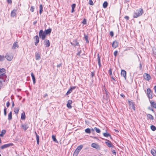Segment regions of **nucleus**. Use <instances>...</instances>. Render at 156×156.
<instances>
[{
	"mask_svg": "<svg viewBox=\"0 0 156 156\" xmlns=\"http://www.w3.org/2000/svg\"><path fill=\"white\" fill-rule=\"evenodd\" d=\"M5 70L4 68L0 69V79L3 80V82H5L7 77L5 74Z\"/></svg>",
	"mask_w": 156,
	"mask_h": 156,
	"instance_id": "nucleus-1",
	"label": "nucleus"
},
{
	"mask_svg": "<svg viewBox=\"0 0 156 156\" xmlns=\"http://www.w3.org/2000/svg\"><path fill=\"white\" fill-rule=\"evenodd\" d=\"M143 12V10L141 8L136 9L134 12L133 17L134 18H136L142 15Z\"/></svg>",
	"mask_w": 156,
	"mask_h": 156,
	"instance_id": "nucleus-2",
	"label": "nucleus"
},
{
	"mask_svg": "<svg viewBox=\"0 0 156 156\" xmlns=\"http://www.w3.org/2000/svg\"><path fill=\"white\" fill-rule=\"evenodd\" d=\"M83 147V145H80L78 146L77 148L75 150L73 156H77L78 154L79 153L82 149Z\"/></svg>",
	"mask_w": 156,
	"mask_h": 156,
	"instance_id": "nucleus-3",
	"label": "nucleus"
},
{
	"mask_svg": "<svg viewBox=\"0 0 156 156\" xmlns=\"http://www.w3.org/2000/svg\"><path fill=\"white\" fill-rule=\"evenodd\" d=\"M39 36L42 40H44L46 37V35L44 32L42 30H41L39 31Z\"/></svg>",
	"mask_w": 156,
	"mask_h": 156,
	"instance_id": "nucleus-4",
	"label": "nucleus"
},
{
	"mask_svg": "<svg viewBox=\"0 0 156 156\" xmlns=\"http://www.w3.org/2000/svg\"><path fill=\"white\" fill-rule=\"evenodd\" d=\"M152 91L149 88H147V94L149 98L152 99Z\"/></svg>",
	"mask_w": 156,
	"mask_h": 156,
	"instance_id": "nucleus-5",
	"label": "nucleus"
},
{
	"mask_svg": "<svg viewBox=\"0 0 156 156\" xmlns=\"http://www.w3.org/2000/svg\"><path fill=\"white\" fill-rule=\"evenodd\" d=\"M106 140L107 141L105 142V143L108 147H114L110 141L108 140Z\"/></svg>",
	"mask_w": 156,
	"mask_h": 156,
	"instance_id": "nucleus-6",
	"label": "nucleus"
},
{
	"mask_svg": "<svg viewBox=\"0 0 156 156\" xmlns=\"http://www.w3.org/2000/svg\"><path fill=\"white\" fill-rule=\"evenodd\" d=\"M13 144L12 143L5 144L1 146V148L2 149H3L4 148L9 147L10 146H13Z\"/></svg>",
	"mask_w": 156,
	"mask_h": 156,
	"instance_id": "nucleus-7",
	"label": "nucleus"
},
{
	"mask_svg": "<svg viewBox=\"0 0 156 156\" xmlns=\"http://www.w3.org/2000/svg\"><path fill=\"white\" fill-rule=\"evenodd\" d=\"M144 79L147 80H149L151 79V76L150 75L147 73H145L144 74Z\"/></svg>",
	"mask_w": 156,
	"mask_h": 156,
	"instance_id": "nucleus-8",
	"label": "nucleus"
},
{
	"mask_svg": "<svg viewBox=\"0 0 156 156\" xmlns=\"http://www.w3.org/2000/svg\"><path fill=\"white\" fill-rule=\"evenodd\" d=\"M128 103L129 105L132 107V108L134 110H135V104L134 102H131L129 101H128Z\"/></svg>",
	"mask_w": 156,
	"mask_h": 156,
	"instance_id": "nucleus-9",
	"label": "nucleus"
},
{
	"mask_svg": "<svg viewBox=\"0 0 156 156\" xmlns=\"http://www.w3.org/2000/svg\"><path fill=\"white\" fill-rule=\"evenodd\" d=\"M121 74V76H123L125 78V79L126 80V71L123 69L122 70Z\"/></svg>",
	"mask_w": 156,
	"mask_h": 156,
	"instance_id": "nucleus-10",
	"label": "nucleus"
},
{
	"mask_svg": "<svg viewBox=\"0 0 156 156\" xmlns=\"http://www.w3.org/2000/svg\"><path fill=\"white\" fill-rule=\"evenodd\" d=\"M76 87V86H74V87H70V88L69 89V90L67 91L66 93V95H68L70 93H71L73 91V90H74L75 89Z\"/></svg>",
	"mask_w": 156,
	"mask_h": 156,
	"instance_id": "nucleus-11",
	"label": "nucleus"
},
{
	"mask_svg": "<svg viewBox=\"0 0 156 156\" xmlns=\"http://www.w3.org/2000/svg\"><path fill=\"white\" fill-rule=\"evenodd\" d=\"M44 44L47 47H48L50 46V43L49 40L46 39L44 42Z\"/></svg>",
	"mask_w": 156,
	"mask_h": 156,
	"instance_id": "nucleus-12",
	"label": "nucleus"
},
{
	"mask_svg": "<svg viewBox=\"0 0 156 156\" xmlns=\"http://www.w3.org/2000/svg\"><path fill=\"white\" fill-rule=\"evenodd\" d=\"M21 126L25 131L29 127L27 125L26 123H22L21 124Z\"/></svg>",
	"mask_w": 156,
	"mask_h": 156,
	"instance_id": "nucleus-13",
	"label": "nucleus"
},
{
	"mask_svg": "<svg viewBox=\"0 0 156 156\" xmlns=\"http://www.w3.org/2000/svg\"><path fill=\"white\" fill-rule=\"evenodd\" d=\"M151 105L152 107L156 109V103L154 101H152L150 100H149Z\"/></svg>",
	"mask_w": 156,
	"mask_h": 156,
	"instance_id": "nucleus-14",
	"label": "nucleus"
},
{
	"mask_svg": "<svg viewBox=\"0 0 156 156\" xmlns=\"http://www.w3.org/2000/svg\"><path fill=\"white\" fill-rule=\"evenodd\" d=\"M71 44L72 45H73L74 46H78L79 45V43L77 42V39H74L73 42H71Z\"/></svg>",
	"mask_w": 156,
	"mask_h": 156,
	"instance_id": "nucleus-15",
	"label": "nucleus"
},
{
	"mask_svg": "<svg viewBox=\"0 0 156 156\" xmlns=\"http://www.w3.org/2000/svg\"><path fill=\"white\" fill-rule=\"evenodd\" d=\"M72 103V101L71 100H69L68 101L67 103V107L69 108H72V106L71 105V104Z\"/></svg>",
	"mask_w": 156,
	"mask_h": 156,
	"instance_id": "nucleus-16",
	"label": "nucleus"
},
{
	"mask_svg": "<svg viewBox=\"0 0 156 156\" xmlns=\"http://www.w3.org/2000/svg\"><path fill=\"white\" fill-rule=\"evenodd\" d=\"M51 31V29L50 28L45 30L44 31L45 34L46 35H47L48 34H50Z\"/></svg>",
	"mask_w": 156,
	"mask_h": 156,
	"instance_id": "nucleus-17",
	"label": "nucleus"
},
{
	"mask_svg": "<svg viewBox=\"0 0 156 156\" xmlns=\"http://www.w3.org/2000/svg\"><path fill=\"white\" fill-rule=\"evenodd\" d=\"M112 47L114 48H116L118 46V43L117 41H114L112 44Z\"/></svg>",
	"mask_w": 156,
	"mask_h": 156,
	"instance_id": "nucleus-18",
	"label": "nucleus"
},
{
	"mask_svg": "<svg viewBox=\"0 0 156 156\" xmlns=\"http://www.w3.org/2000/svg\"><path fill=\"white\" fill-rule=\"evenodd\" d=\"M35 41H36L35 42V45L37 46V44L39 41V38L37 35H36L35 36Z\"/></svg>",
	"mask_w": 156,
	"mask_h": 156,
	"instance_id": "nucleus-19",
	"label": "nucleus"
},
{
	"mask_svg": "<svg viewBox=\"0 0 156 156\" xmlns=\"http://www.w3.org/2000/svg\"><path fill=\"white\" fill-rule=\"evenodd\" d=\"M19 47V46L17 44V42H15L13 44V46L12 47V49H16V47L18 48Z\"/></svg>",
	"mask_w": 156,
	"mask_h": 156,
	"instance_id": "nucleus-20",
	"label": "nucleus"
},
{
	"mask_svg": "<svg viewBox=\"0 0 156 156\" xmlns=\"http://www.w3.org/2000/svg\"><path fill=\"white\" fill-rule=\"evenodd\" d=\"M5 57L7 59L8 61H11L13 58V57L12 55H9L8 54H6L5 56Z\"/></svg>",
	"mask_w": 156,
	"mask_h": 156,
	"instance_id": "nucleus-21",
	"label": "nucleus"
},
{
	"mask_svg": "<svg viewBox=\"0 0 156 156\" xmlns=\"http://www.w3.org/2000/svg\"><path fill=\"white\" fill-rule=\"evenodd\" d=\"M109 93L105 90V94L106 95V97L104 98V100H103V102L105 101L106 100V101H108V96Z\"/></svg>",
	"mask_w": 156,
	"mask_h": 156,
	"instance_id": "nucleus-22",
	"label": "nucleus"
},
{
	"mask_svg": "<svg viewBox=\"0 0 156 156\" xmlns=\"http://www.w3.org/2000/svg\"><path fill=\"white\" fill-rule=\"evenodd\" d=\"M31 75L32 78V79H33V82L34 84H35L36 82V79L35 77L34 76V73H31Z\"/></svg>",
	"mask_w": 156,
	"mask_h": 156,
	"instance_id": "nucleus-23",
	"label": "nucleus"
},
{
	"mask_svg": "<svg viewBox=\"0 0 156 156\" xmlns=\"http://www.w3.org/2000/svg\"><path fill=\"white\" fill-rule=\"evenodd\" d=\"M151 152L153 156H156V149H152L151 150Z\"/></svg>",
	"mask_w": 156,
	"mask_h": 156,
	"instance_id": "nucleus-24",
	"label": "nucleus"
},
{
	"mask_svg": "<svg viewBox=\"0 0 156 156\" xmlns=\"http://www.w3.org/2000/svg\"><path fill=\"white\" fill-rule=\"evenodd\" d=\"M35 59L36 60H39L41 58L39 54L37 53H35Z\"/></svg>",
	"mask_w": 156,
	"mask_h": 156,
	"instance_id": "nucleus-25",
	"label": "nucleus"
},
{
	"mask_svg": "<svg viewBox=\"0 0 156 156\" xmlns=\"http://www.w3.org/2000/svg\"><path fill=\"white\" fill-rule=\"evenodd\" d=\"M98 64L99 65V67H101V64L100 57L99 56V54H98Z\"/></svg>",
	"mask_w": 156,
	"mask_h": 156,
	"instance_id": "nucleus-26",
	"label": "nucleus"
},
{
	"mask_svg": "<svg viewBox=\"0 0 156 156\" xmlns=\"http://www.w3.org/2000/svg\"><path fill=\"white\" fill-rule=\"evenodd\" d=\"M16 10L14 9L11 12V16L12 17H14L16 15Z\"/></svg>",
	"mask_w": 156,
	"mask_h": 156,
	"instance_id": "nucleus-27",
	"label": "nucleus"
},
{
	"mask_svg": "<svg viewBox=\"0 0 156 156\" xmlns=\"http://www.w3.org/2000/svg\"><path fill=\"white\" fill-rule=\"evenodd\" d=\"M25 115L24 112H23L21 115V119L22 120H24L25 119Z\"/></svg>",
	"mask_w": 156,
	"mask_h": 156,
	"instance_id": "nucleus-28",
	"label": "nucleus"
},
{
	"mask_svg": "<svg viewBox=\"0 0 156 156\" xmlns=\"http://www.w3.org/2000/svg\"><path fill=\"white\" fill-rule=\"evenodd\" d=\"M12 112H10L9 114H8V119L9 120H11L12 119Z\"/></svg>",
	"mask_w": 156,
	"mask_h": 156,
	"instance_id": "nucleus-29",
	"label": "nucleus"
},
{
	"mask_svg": "<svg viewBox=\"0 0 156 156\" xmlns=\"http://www.w3.org/2000/svg\"><path fill=\"white\" fill-rule=\"evenodd\" d=\"M147 115L149 119H151L152 120H153L154 119V117L151 115L148 114H147Z\"/></svg>",
	"mask_w": 156,
	"mask_h": 156,
	"instance_id": "nucleus-30",
	"label": "nucleus"
},
{
	"mask_svg": "<svg viewBox=\"0 0 156 156\" xmlns=\"http://www.w3.org/2000/svg\"><path fill=\"white\" fill-rule=\"evenodd\" d=\"M6 131L5 130H2L1 132V133L0 134V136L1 137L3 136L6 133Z\"/></svg>",
	"mask_w": 156,
	"mask_h": 156,
	"instance_id": "nucleus-31",
	"label": "nucleus"
},
{
	"mask_svg": "<svg viewBox=\"0 0 156 156\" xmlns=\"http://www.w3.org/2000/svg\"><path fill=\"white\" fill-rule=\"evenodd\" d=\"M91 146L92 147L95 148H97L98 147V145L95 143L92 144Z\"/></svg>",
	"mask_w": 156,
	"mask_h": 156,
	"instance_id": "nucleus-32",
	"label": "nucleus"
},
{
	"mask_svg": "<svg viewBox=\"0 0 156 156\" xmlns=\"http://www.w3.org/2000/svg\"><path fill=\"white\" fill-rule=\"evenodd\" d=\"M103 135L105 137H107L110 136V137L111 138V136L109 133H103Z\"/></svg>",
	"mask_w": 156,
	"mask_h": 156,
	"instance_id": "nucleus-33",
	"label": "nucleus"
},
{
	"mask_svg": "<svg viewBox=\"0 0 156 156\" xmlns=\"http://www.w3.org/2000/svg\"><path fill=\"white\" fill-rule=\"evenodd\" d=\"M108 2L106 1L105 2H104V3H103V8H106L108 6Z\"/></svg>",
	"mask_w": 156,
	"mask_h": 156,
	"instance_id": "nucleus-34",
	"label": "nucleus"
},
{
	"mask_svg": "<svg viewBox=\"0 0 156 156\" xmlns=\"http://www.w3.org/2000/svg\"><path fill=\"white\" fill-rule=\"evenodd\" d=\"M19 110V108H14V112L16 114L18 113Z\"/></svg>",
	"mask_w": 156,
	"mask_h": 156,
	"instance_id": "nucleus-35",
	"label": "nucleus"
},
{
	"mask_svg": "<svg viewBox=\"0 0 156 156\" xmlns=\"http://www.w3.org/2000/svg\"><path fill=\"white\" fill-rule=\"evenodd\" d=\"M39 8H40L39 13H40V14H41V13L42 11H43V10H42L43 6L41 4L40 5Z\"/></svg>",
	"mask_w": 156,
	"mask_h": 156,
	"instance_id": "nucleus-36",
	"label": "nucleus"
},
{
	"mask_svg": "<svg viewBox=\"0 0 156 156\" xmlns=\"http://www.w3.org/2000/svg\"><path fill=\"white\" fill-rule=\"evenodd\" d=\"M151 128L153 131H154L156 130V127L153 125L151 126Z\"/></svg>",
	"mask_w": 156,
	"mask_h": 156,
	"instance_id": "nucleus-37",
	"label": "nucleus"
},
{
	"mask_svg": "<svg viewBox=\"0 0 156 156\" xmlns=\"http://www.w3.org/2000/svg\"><path fill=\"white\" fill-rule=\"evenodd\" d=\"M36 136L37 144H39V136L37 134V136Z\"/></svg>",
	"mask_w": 156,
	"mask_h": 156,
	"instance_id": "nucleus-38",
	"label": "nucleus"
},
{
	"mask_svg": "<svg viewBox=\"0 0 156 156\" xmlns=\"http://www.w3.org/2000/svg\"><path fill=\"white\" fill-rule=\"evenodd\" d=\"M85 132L86 133H91V130L89 128H87L85 130Z\"/></svg>",
	"mask_w": 156,
	"mask_h": 156,
	"instance_id": "nucleus-39",
	"label": "nucleus"
},
{
	"mask_svg": "<svg viewBox=\"0 0 156 156\" xmlns=\"http://www.w3.org/2000/svg\"><path fill=\"white\" fill-rule=\"evenodd\" d=\"M52 138L53 140L55 141V142H56V143H58V141L57 140H56V137H55V136L54 135H52Z\"/></svg>",
	"mask_w": 156,
	"mask_h": 156,
	"instance_id": "nucleus-40",
	"label": "nucleus"
},
{
	"mask_svg": "<svg viewBox=\"0 0 156 156\" xmlns=\"http://www.w3.org/2000/svg\"><path fill=\"white\" fill-rule=\"evenodd\" d=\"M84 38H85V40L86 41V42L87 43H89V41L88 40V37L85 34H84Z\"/></svg>",
	"mask_w": 156,
	"mask_h": 156,
	"instance_id": "nucleus-41",
	"label": "nucleus"
},
{
	"mask_svg": "<svg viewBox=\"0 0 156 156\" xmlns=\"http://www.w3.org/2000/svg\"><path fill=\"white\" fill-rule=\"evenodd\" d=\"M94 129L95 130V131L97 133H100L101 132L100 130L97 127H94Z\"/></svg>",
	"mask_w": 156,
	"mask_h": 156,
	"instance_id": "nucleus-42",
	"label": "nucleus"
},
{
	"mask_svg": "<svg viewBox=\"0 0 156 156\" xmlns=\"http://www.w3.org/2000/svg\"><path fill=\"white\" fill-rule=\"evenodd\" d=\"M5 59V57L3 55H0V61H2Z\"/></svg>",
	"mask_w": 156,
	"mask_h": 156,
	"instance_id": "nucleus-43",
	"label": "nucleus"
},
{
	"mask_svg": "<svg viewBox=\"0 0 156 156\" xmlns=\"http://www.w3.org/2000/svg\"><path fill=\"white\" fill-rule=\"evenodd\" d=\"M7 108L5 107L4 109V115L5 116H6L7 112H6Z\"/></svg>",
	"mask_w": 156,
	"mask_h": 156,
	"instance_id": "nucleus-44",
	"label": "nucleus"
},
{
	"mask_svg": "<svg viewBox=\"0 0 156 156\" xmlns=\"http://www.w3.org/2000/svg\"><path fill=\"white\" fill-rule=\"evenodd\" d=\"M83 24H87V20L85 19H84L82 22Z\"/></svg>",
	"mask_w": 156,
	"mask_h": 156,
	"instance_id": "nucleus-45",
	"label": "nucleus"
},
{
	"mask_svg": "<svg viewBox=\"0 0 156 156\" xmlns=\"http://www.w3.org/2000/svg\"><path fill=\"white\" fill-rule=\"evenodd\" d=\"M139 69L140 70H142V66L141 63V62H140V65H139Z\"/></svg>",
	"mask_w": 156,
	"mask_h": 156,
	"instance_id": "nucleus-46",
	"label": "nucleus"
},
{
	"mask_svg": "<svg viewBox=\"0 0 156 156\" xmlns=\"http://www.w3.org/2000/svg\"><path fill=\"white\" fill-rule=\"evenodd\" d=\"M89 4L90 5H94L93 2L92 0H90L89 1Z\"/></svg>",
	"mask_w": 156,
	"mask_h": 156,
	"instance_id": "nucleus-47",
	"label": "nucleus"
},
{
	"mask_svg": "<svg viewBox=\"0 0 156 156\" xmlns=\"http://www.w3.org/2000/svg\"><path fill=\"white\" fill-rule=\"evenodd\" d=\"M34 7L33 6H31L30 7V10L32 12H33L34 11Z\"/></svg>",
	"mask_w": 156,
	"mask_h": 156,
	"instance_id": "nucleus-48",
	"label": "nucleus"
},
{
	"mask_svg": "<svg viewBox=\"0 0 156 156\" xmlns=\"http://www.w3.org/2000/svg\"><path fill=\"white\" fill-rule=\"evenodd\" d=\"M108 73L110 75H112V69H110L108 71Z\"/></svg>",
	"mask_w": 156,
	"mask_h": 156,
	"instance_id": "nucleus-49",
	"label": "nucleus"
},
{
	"mask_svg": "<svg viewBox=\"0 0 156 156\" xmlns=\"http://www.w3.org/2000/svg\"><path fill=\"white\" fill-rule=\"evenodd\" d=\"M110 34L112 37H113L114 36V33L112 31H110Z\"/></svg>",
	"mask_w": 156,
	"mask_h": 156,
	"instance_id": "nucleus-50",
	"label": "nucleus"
},
{
	"mask_svg": "<svg viewBox=\"0 0 156 156\" xmlns=\"http://www.w3.org/2000/svg\"><path fill=\"white\" fill-rule=\"evenodd\" d=\"M76 7V4H73L72 5L71 7L72 9H75Z\"/></svg>",
	"mask_w": 156,
	"mask_h": 156,
	"instance_id": "nucleus-51",
	"label": "nucleus"
},
{
	"mask_svg": "<svg viewBox=\"0 0 156 156\" xmlns=\"http://www.w3.org/2000/svg\"><path fill=\"white\" fill-rule=\"evenodd\" d=\"M118 53V51H114V55L116 57L117 56V54Z\"/></svg>",
	"mask_w": 156,
	"mask_h": 156,
	"instance_id": "nucleus-52",
	"label": "nucleus"
},
{
	"mask_svg": "<svg viewBox=\"0 0 156 156\" xmlns=\"http://www.w3.org/2000/svg\"><path fill=\"white\" fill-rule=\"evenodd\" d=\"M81 52V51L80 50L78 52L77 54V55L80 56Z\"/></svg>",
	"mask_w": 156,
	"mask_h": 156,
	"instance_id": "nucleus-53",
	"label": "nucleus"
},
{
	"mask_svg": "<svg viewBox=\"0 0 156 156\" xmlns=\"http://www.w3.org/2000/svg\"><path fill=\"white\" fill-rule=\"evenodd\" d=\"M10 103L9 101L7 102L6 103V106L7 108L9 107L10 105Z\"/></svg>",
	"mask_w": 156,
	"mask_h": 156,
	"instance_id": "nucleus-54",
	"label": "nucleus"
},
{
	"mask_svg": "<svg viewBox=\"0 0 156 156\" xmlns=\"http://www.w3.org/2000/svg\"><path fill=\"white\" fill-rule=\"evenodd\" d=\"M124 18L125 19L127 20H129V17L128 16H126L124 17Z\"/></svg>",
	"mask_w": 156,
	"mask_h": 156,
	"instance_id": "nucleus-55",
	"label": "nucleus"
},
{
	"mask_svg": "<svg viewBox=\"0 0 156 156\" xmlns=\"http://www.w3.org/2000/svg\"><path fill=\"white\" fill-rule=\"evenodd\" d=\"M112 153L114 155H116V152L115 150H113L112 151Z\"/></svg>",
	"mask_w": 156,
	"mask_h": 156,
	"instance_id": "nucleus-56",
	"label": "nucleus"
},
{
	"mask_svg": "<svg viewBox=\"0 0 156 156\" xmlns=\"http://www.w3.org/2000/svg\"><path fill=\"white\" fill-rule=\"evenodd\" d=\"M7 1L9 3L11 4L12 3V0H7Z\"/></svg>",
	"mask_w": 156,
	"mask_h": 156,
	"instance_id": "nucleus-57",
	"label": "nucleus"
},
{
	"mask_svg": "<svg viewBox=\"0 0 156 156\" xmlns=\"http://www.w3.org/2000/svg\"><path fill=\"white\" fill-rule=\"evenodd\" d=\"M94 73L93 72H91V76L92 77H93L94 76Z\"/></svg>",
	"mask_w": 156,
	"mask_h": 156,
	"instance_id": "nucleus-58",
	"label": "nucleus"
},
{
	"mask_svg": "<svg viewBox=\"0 0 156 156\" xmlns=\"http://www.w3.org/2000/svg\"><path fill=\"white\" fill-rule=\"evenodd\" d=\"M154 89L155 90V93H156V86H155L154 87Z\"/></svg>",
	"mask_w": 156,
	"mask_h": 156,
	"instance_id": "nucleus-59",
	"label": "nucleus"
},
{
	"mask_svg": "<svg viewBox=\"0 0 156 156\" xmlns=\"http://www.w3.org/2000/svg\"><path fill=\"white\" fill-rule=\"evenodd\" d=\"M94 129H93L92 128L91 129V132H92V133L94 132Z\"/></svg>",
	"mask_w": 156,
	"mask_h": 156,
	"instance_id": "nucleus-60",
	"label": "nucleus"
},
{
	"mask_svg": "<svg viewBox=\"0 0 156 156\" xmlns=\"http://www.w3.org/2000/svg\"><path fill=\"white\" fill-rule=\"evenodd\" d=\"M14 106V102L13 101H12V107H13Z\"/></svg>",
	"mask_w": 156,
	"mask_h": 156,
	"instance_id": "nucleus-61",
	"label": "nucleus"
},
{
	"mask_svg": "<svg viewBox=\"0 0 156 156\" xmlns=\"http://www.w3.org/2000/svg\"><path fill=\"white\" fill-rule=\"evenodd\" d=\"M47 96H48V94H46H46H45L44 95L43 97H44V98H45V97H46Z\"/></svg>",
	"mask_w": 156,
	"mask_h": 156,
	"instance_id": "nucleus-62",
	"label": "nucleus"
},
{
	"mask_svg": "<svg viewBox=\"0 0 156 156\" xmlns=\"http://www.w3.org/2000/svg\"><path fill=\"white\" fill-rule=\"evenodd\" d=\"M75 10H74V9H72V10H71V12H74Z\"/></svg>",
	"mask_w": 156,
	"mask_h": 156,
	"instance_id": "nucleus-63",
	"label": "nucleus"
},
{
	"mask_svg": "<svg viewBox=\"0 0 156 156\" xmlns=\"http://www.w3.org/2000/svg\"><path fill=\"white\" fill-rule=\"evenodd\" d=\"M37 23V21H34V22H33V24L34 25H35V24H36V23Z\"/></svg>",
	"mask_w": 156,
	"mask_h": 156,
	"instance_id": "nucleus-64",
	"label": "nucleus"
}]
</instances>
